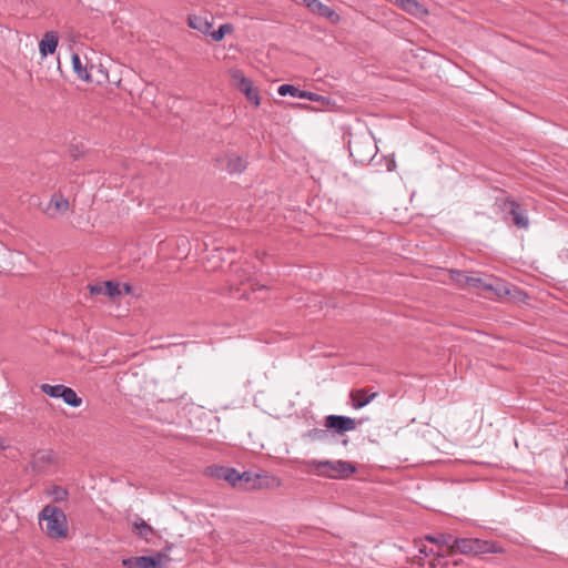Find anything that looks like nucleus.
Wrapping results in <instances>:
<instances>
[{
	"label": "nucleus",
	"mask_w": 568,
	"mask_h": 568,
	"mask_svg": "<svg viewBox=\"0 0 568 568\" xmlns=\"http://www.w3.org/2000/svg\"><path fill=\"white\" fill-rule=\"evenodd\" d=\"M349 154L354 161L359 163L369 162L373 160L377 152V146L369 139L358 140L354 139L349 142Z\"/></svg>",
	"instance_id": "20e7f679"
},
{
	"label": "nucleus",
	"mask_w": 568,
	"mask_h": 568,
	"mask_svg": "<svg viewBox=\"0 0 568 568\" xmlns=\"http://www.w3.org/2000/svg\"><path fill=\"white\" fill-rule=\"evenodd\" d=\"M216 476L219 478L225 479L233 486H236L243 479H245L246 481L250 480V475L247 473L240 474L236 469L230 467H221L217 470Z\"/></svg>",
	"instance_id": "2eb2a0df"
},
{
	"label": "nucleus",
	"mask_w": 568,
	"mask_h": 568,
	"mask_svg": "<svg viewBox=\"0 0 568 568\" xmlns=\"http://www.w3.org/2000/svg\"><path fill=\"white\" fill-rule=\"evenodd\" d=\"M455 552L463 555L499 554L503 548L490 540L478 538H457Z\"/></svg>",
	"instance_id": "7ed1b4c3"
},
{
	"label": "nucleus",
	"mask_w": 568,
	"mask_h": 568,
	"mask_svg": "<svg viewBox=\"0 0 568 568\" xmlns=\"http://www.w3.org/2000/svg\"><path fill=\"white\" fill-rule=\"evenodd\" d=\"M234 31V27L233 24L231 23H223L219 27L217 30L215 31H212L211 30V33L209 37H211V39L215 42H220L223 40V38L229 34V33H232Z\"/></svg>",
	"instance_id": "4be33fe9"
},
{
	"label": "nucleus",
	"mask_w": 568,
	"mask_h": 568,
	"mask_svg": "<svg viewBox=\"0 0 568 568\" xmlns=\"http://www.w3.org/2000/svg\"><path fill=\"white\" fill-rule=\"evenodd\" d=\"M251 290L253 293H255L256 291L258 292H262L265 290V286L264 285H258L257 283H254V284H251Z\"/></svg>",
	"instance_id": "7c9ffc66"
},
{
	"label": "nucleus",
	"mask_w": 568,
	"mask_h": 568,
	"mask_svg": "<svg viewBox=\"0 0 568 568\" xmlns=\"http://www.w3.org/2000/svg\"><path fill=\"white\" fill-rule=\"evenodd\" d=\"M70 210V202L61 193H54L51 196L49 204L44 212L49 217H57L67 213Z\"/></svg>",
	"instance_id": "0eeeda50"
},
{
	"label": "nucleus",
	"mask_w": 568,
	"mask_h": 568,
	"mask_svg": "<svg viewBox=\"0 0 568 568\" xmlns=\"http://www.w3.org/2000/svg\"><path fill=\"white\" fill-rule=\"evenodd\" d=\"M42 530L50 538H63L68 534V520L65 514L53 505H47L38 516Z\"/></svg>",
	"instance_id": "f257e3e1"
},
{
	"label": "nucleus",
	"mask_w": 568,
	"mask_h": 568,
	"mask_svg": "<svg viewBox=\"0 0 568 568\" xmlns=\"http://www.w3.org/2000/svg\"><path fill=\"white\" fill-rule=\"evenodd\" d=\"M277 93L281 97L291 95L294 98L305 99V100L315 101V102L324 100V97H322L317 93L300 90L298 88H296L292 84L280 85L277 89Z\"/></svg>",
	"instance_id": "1a4fd4ad"
},
{
	"label": "nucleus",
	"mask_w": 568,
	"mask_h": 568,
	"mask_svg": "<svg viewBox=\"0 0 568 568\" xmlns=\"http://www.w3.org/2000/svg\"><path fill=\"white\" fill-rule=\"evenodd\" d=\"M246 169V161L237 155H229L226 160V170L230 173H241Z\"/></svg>",
	"instance_id": "a211bd4d"
},
{
	"label": "nucleus",
	"mask_w": 568,
	"mask_h": 568,
	"mask_svg": "<svg viewBox=\"0 0 568 568\" xmlns=\"http://www.w3.org/2000/svg\"><path fill=\"white\" fill-rule=\"evenodd\" d=\"M187 26L204 36H210L213 22L206 14H190Z\"/></svg>",
	"instance_id": "9b49d317"
},
{
	"label": "nucleus",
	"mask_w": 568,
	"mask_h": 568,
	"mask_svg": "<svg viewBox=\"0 0 568 568\" xmlns=\"http://www.w3.org/2000/svg\"><path fill=\"white\" fill-rule=\"evenodd\" d=\"M308 436L313 439H323L324 437L327 436V430L315 428L310 432Z\"/></svg>",
	"instance_id": "c85d7f7f"
},
{
	"label": "nucleus",
	"mask_w": 568,
	"mask_h": 568,
	"mask_svg": "<svg viewBox=\"0 0 568 568\" xmlns=\"http://www.w3.org/2000/svg\"><path fill=\"white\" fill-rule=\"evenodd\" d=\"M505 205L508 209L515 225L520 229H527L529 225V220L525 212L520 209L519 204L515 201H508Z\"/></svg>",
	"instance_id": "4468645a"
},
{
	"label": "nucleus",
	"mask_w": 568,
	"mask_h": 568,
	"mask_svg": "<svg viewBox=\"0 0 568 568\" xmlns=\"http://www.w3.org/2000/svg\"><path fill=\"white\" fill-rule=\"evenodd\" d=\"M425 539L432 544H435L439 547L447 548V555L455 554L456 547V537L450 534H438L436 536L427 535Z\"/></svg>",
	"instance_id": "f8f14e48"
},
{
	"label": "nucleus",
	"mask_w": 568,
	"mask_h": 568,
	"mask_svg": "<svg viewBox=\"0 0 568 568\" xmlns=\"http://www.w3.org/2000/svg\"><path fill=\"white\" fill-rule=\"evenodd\" d=\"M72 68L79 79L84 81L91 80L90 73L88 72L85 65L82 64L81 59L77 53L72 54Z\"/></svg>",
	"instance_id": "aec40b11"
},
{
	"label": "nucleus",
	"mask_w": 568,
	"mask_h": 568,
	"mask_svg": "<svg viewBox=\"0 0 568 568\" xmlns=\"http://www.w3.org/2000/svg\"><path fill=\"white\" fill-rule=\"evenodd\" d=\"M134 525L138 535L142 538L148 539V537L153 534V528L142 519L136 521Z\"/></svg>",
	"instance_id": "b1692460"
},
{
	"label": "nucleus",
	"mask_w": 568,
	"mask_h": 568,
	"mask_svg": "<svg viewBox=\"0 0 568 568\" xmlns=\"http://www.w3.org/2000/svg\"><path fill=\"white\" fill-rule=\"evenodd\" d=\"M67 405L71 407H79L82 404V399L78 394L70 387L64 386L60 397Z\"/></svg>",
	"instance_id": "6ab92c4d"
},
{
	"label": "nucleus",
	"mask_w": 568,
	"mask_h": 568,
	"mask_svg": "<svg viewBox=\"0 0 568 568\" xmlns=\"http://www.w3.org/2000/svg\"><path fill=\"white\" fill-rule=\"evenodd\" d=\"M90 292H91V294L104 293V284L103 285H100V284L91 285L90 286Z\"/></svg>",
	"instance_id": "c756f323"
},
{
	"label": "nucleus",
	"mask_w": 568,
	"mask_h": 568,
	"mask_svg": "<svg viewBox=\"0 0 568 568\" xmlns=\"http://www.w3.org/2000/svg\"><path fill=\"white\" fill-rule=\"evenodd\" d=\"M64 388V385H50V384H42L40 386V389L53 398H59L62 390Z\"/></svg>",
	"instance_id": "5701e85b"
},
{
	"label": "nucleus",
	"mask_w": 568,
	"mask_h": 568,
	"mask_svg": "<svg viewBox=\"0 0 568 568\" xmlns=\"http://www.w3.org/2000/svg\"><path fill=\"white\" fill-rule=\"evenodd\" d=\"M52 495L55 501H62L67 498L68 491L62 487H54L52 490Z\"/></svg>",
	"instance_id": "bb28decb"
},
{
	"label": "nucleus",
	"mask_w": 568,
	"mask_h": 568,
	"mask_svg": "<svg viewBox=\"0 0 568 568\" xmlns=\"http://www.w3.org/2000/svg\"><path fill=\"white\" fill-rule=\"evenodd\" d=\"M325 427L336 433L351 432L356 428L355 419L342 415H328L325 418Z\"/></svg>",
	"instance_id": "423d86ee"
},
{
	"label": "nucleus",
	"mask_w": 568,
	"mask_h": 568,
	"mask_svg": "<svg viewBox=\"0 0 568 568\" xmlns=\"http://www.w3.org/2000/svg\"><path fill=\"white\" fill-rule=\"evenodd\" d=\"M58 34L54 31H48L39 43V50L42 57L53 54L58 47Z\"/></svg>",
	"instance_id": "dca6fc26"
},
{
	"label": "nucleus",
	"mask_w": 568,
	"mask_h": 568,
	"mask_svg": "<svg viewBox=\"0 0 568 568\" xmlns=\"http://www.w3.org/2000/svg\"><path fill=\"white\" fill-rule=\"evenodd\" d=\"M308 466L318 475L331 478H347L355 473V466L344 460H308Z\"/></svg>",
	"instance_id": "f03ea898"
},
{
	"label": "nucleus",
	"mask_w": 568,
	"mask_h": 568,
	"mask_svg": "<svg viewBox=\"0 0 568 568\" xmlns=\"http://www.w3.org/2000/svg\"><path fill=\"white\" fill-rule=\"evenodd\" d=\"M566 484H567V486H568V478H567V483H566Z\"/></svg>",
	"instance_id": "f704fd0d"
},
{
	"label": "nucleus",
	"mask_w": 568,
	"mask_h": 568,
	"mask_svg": "<svg viewBox=\"0 0 568 568\" xmlns=\"http://www.w3.org/2000/svg\"><path fill=\"white\" fill-rule=\"evenodd\" d=\"M395 2L406 12L410 14H419L423 12V7L415 0H395Z\"/></svg>",
	"instance_id": "412c9836"
},
{
	"label": "nucleus",
	"mask_w": 568,
	"mask_h": 568,
	"mask_svg": "<svg viewBox=\"0 0 568 568\" xmlns=\"http://www.w3.org/2000/svg\"><path fill=\"white\" fill-rule=\"evenodd\" d=\"M123 288H124V292H125V293H130V291H131V287H130V285H129V284H124V285H123Z\"/></svg>",
	"instance_id": "473e14b6"
},
{
	"label": "nucleus",
	"mask_w": 568,
	"mask_h": 568,
	"mask_svg": "<svg viewBox=\"0 0 568 568\" xmlns=\"http://www.w3.org/2000/svg\"><path fill=\"white\" fill-rule=\"evenodd\" d=\"M162 555L154 556H139L123 559V566L128 568H160Z\"/></svg>",
	"instance_id": "6e6552de"
},
{
	"label": "nucleus",
	"mask_w": 568,
	"mask_h": 568,
	"mask_svg": "<svg viewBox=\"0 0 568 568\" xmlns=\"http://www.w3.org/2000/svg\"><path fill=\"white\" fill-rule=\"evenodd\" d=\"M376 396L377 393L375 392L367 395L365 389L353 390L351 392L352 405L355 409H359L369 404Z\"/></svg>",
	"instance_id": "f3484780"
},
{
	"label": "nucleus",
	"mask_w": 568,
	"mask_h": 568,
	"mask_svg": "<svg viewBox=\"0 0 568 568\" xmlns=\"http://www.w3.org/2000/svg\"><path fill=\"white\" fill-rule=\"evenodd\" d=\"M241 296H242V297H246V298H248V300L251 298L250 296H247V291H246V288H243Z\"/></svg>",
	"instance_id": "2f4dec72"
},
{
	"label": "nucleus",
	"mask_w": 568,
	"mask_h": 568,
	"mask_svg": "<svg viewBox=\"0 0 568 568\" xmlns=\"http://www.w3.org/2000/svg\"><path fill=\"white\" fill-rule=\"evenodd\" d=\"M418 550L420 554H424L425 556H429V555H437V557H445L446 555H444L443 552H435L433 548H428L427 546L425 545H422L418 547Z\"/></svg>",
	"instance_id": "cd10ccee"
},
{
	"label": "nucleus",
	"mask_w": 568,
	"mask_h": 568,
	"mask_svg": "<svg viewBox=\"0 0 568 568\" xmlns=\"http://www.w3.org/2000/svg\"><path fill=\"white\" fill-rule=\"evenodd\" d=\"M53 460H54L53 454L48 450L38 452L33 458V463L36 465L39 463H49L50 464V463H53Z\"/></svg>",
	"instance_id": "393cba45"
},
{
	"label": "nucleus",
	"mask_w": 568,
	"mask_h": 568,
	"mask_svg": "<svg viewBox=\"0 0 568 568\" xmlns=\"http://www.w3.org/2000/svg\"><path fill=\"white\" fill-rule=\"evenodd\" d=\"M302 1H303V3L305 4L308 0H302Z\"/></svg>",
	"instance_id": "72a5a7b5"
},
{
	"label": "nucleus",
	"mask_w": 568,
	"mask_h": 568,
	"mask_svg": "<svg viewBox=\"0 0 568 568\" xmlns=\"http://www.w3.org/2000/svg\"><path fill=\"white\" fill-rule=\"evenodd\" d=\"M231 78L236 89L244 93L251 103H253L255 106L261 104V98L257 89L253 85L252 81L243 74L241 70H232Z\"/></svg>",
	"instance_id": "39448f33"
},
{
	"label": "nucleus",
	"mask_w": 568,
	"mask_h": 568,
	"mask_svg": "<svg viewBox=\"0 0 568 568\" xmlns=\"http://www.w3.org/2000/svg\"><path fill=\"white\" fill-rule=\"evenodd\" d=\"M466 284L469 287H476L480 288L483 291H491L495 292L496 295L501 296L503 294H508L509 291L506 290L501 285H495L493 282H487L486 280L479 277V276H466Z\"/></svg>",
	"instance_id": "9d476101"
},
{
	"label": "nucleus",
	"mask_w": 568,
	"mask_h": 568,
	"mask_svg": "<svg viewBox=\"0 0 568 568\" xmlns=\"http://www.w3.org/2000/svg\"><path fill=\"white\" fill-rule=\"evenodd\" d=\"M305 6L313 12V13H316L321 17H324L333 22H336L338 20V16L335 13V11L322 3L321 1L318 0H308Z\"/></svg>",
	"instance_id": "ddd939ff"
},
{
	"label": "nucleus",
	"mask_w": 568,
	"mask_h": 568,
	"mask_svg": "<svg viewBox=\"0 0 568 568\" xmlns=\"http://www.w3.org/2000/svg\"><path fill=\"white\" fill-rule=\"evenodd\" d=\"M104 294L110 297H114L121 294L120 287L118 283H113L111 281H106L104 283Z\"/></svg>",
	"instance_id": "a878e982"
}]
</instances>
